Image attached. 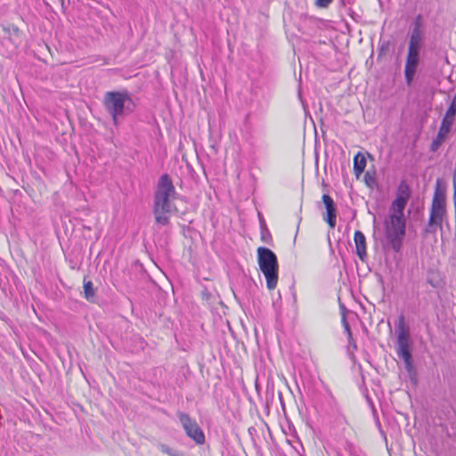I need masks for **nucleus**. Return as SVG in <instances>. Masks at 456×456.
Instances as JSON below:
<instances>
[{"label":"nucleus","mask_w":456,"mask_h":456,"mask_svg":"<svg viewBox=\"0 0 456 456\" xmlns=\"http://www.w3.org/2000/svg\"><path fill=\"white\" fill-rule=\"evenodd\" d=\"M409 199L408 187L401 184L396 199L392 203L388 218L385 222V235L387 243L398 252L405 234V217L403 210Z\"/></svg>","instance_id":"nucleus-1"},{"label":"nucleus","mask_w":456,"mask_h":456,"mask_svg":"<svg viewBox=\"0 0 456 456\" xmlns=\"http://www.w3.org/2000/svg\"><path fill=\"white\" fill-rule=\"evenodd\" d=\"M171 180L167 174L163 175L158 184L154 200V215L159 224L167 225L170 217L169 197Z\"/></svg>","instance_id":"nucleus-2"},{"label":"nucleus","mask_w":456,"mask_h":456,"mask_svg":"<svg viewBox=\"0 0 456 456\" xmlns=\"http://www.w3.org/2000/svg\"><path fill=\"white\" fill-rule=\"evenodd\" d=\"M257 263L266 280L267 289L273 290L277 287L279 280V265L276 255L270 248L259 247L257 248Z\"/></svg>","instance_id":"nucleus-3"},{"label":"nucleus","mask_w":456,"mask_h":456,"mask_svg":"<svg viewBox=\"0 0 456 456\" xmlns=\"http://www.w3.org/2000/svg\"><path fill=\"white\" fill-rule=\"evenodd\" d=\"M131 102L132 100L126 92H107L103 98V105L112 117L115 125L118 124V119L124 116L126 110L132 111L129 108Z\"/></svg>","instance_id":"nucleus-4"},{"label":"nucleus","mask_w":456,"mask_h":456,"mask_svg":"<svg viewBox=\"0 0 456 456\" xmlns=\"http://www.w3.org/2000/svg\"><path fill=\"white\" fill-rule=\"evenodd\" d=\"M446 217V196L445 192L436 189L430 209L429 226L442 228V224Z\"/></svg>","instance_id":"nucleus-5"},{"label":"nucleus","mask_w":456,"mask_h":456,"mask_svg":"<svg viewBox=\"0 0 456 456\" xmlns=\"http://www.w3.org/2000/svg\"><path fill=\"white\" fill-rule=\"evenodd\" d=\"M177 416L187 436L197 444H203L205 435L197 421L183 412H178Z\"/></svg>","instance_id":"nucleus-6"},{"label":"nucleus","mask_w":456,"mask_h":456,"mask_svg":"<svg viewBox=\"0 0 456 456\" xmlns=\"http://www.w3.org/2000/svg\"><path fill=\"white\" fill-rule=\"evenodd\" d=\"M410 347V333L403 325H401L397 330V354L404 361L407 369L411 366Z\"/></svg>","instance_id":"nucleus-7"},{"label":"nucleus","mask_w":456,"mask_h":456,"mask_svg":"<svg viewBox=\"0 0 456 456\" xmlns=\"http://www.w3.org/2000/svg\"><path fill=\"white\" fill-rule=\"evenodd\" d=\"M419 62V53L408 52L405 64V78L408 85L411 83L414 77Z\"/></svg>","instance_id":"nucleus-8"},{"label":"nucleus","mask_w":456,"mask_h":456,"mask_svg":"<svg viewBox=\"0 0 456 456\" xmlns=\"http://www.w3.org/2000/svg\"><path fill=\"white\" fill-rule=\"evenodd\" d=\"M453 121L447 119L445 118H443L438 134L436 138L433 141L431 144V150L433 151H437V149L442 145V143L445 141L448 134L451 131V127L452 126Z\"/></svg>","instance_id":"nucleus-9"},{"label":"nucleus","mask_w":456,"mask_h":456,"mask_svg":"<svg viewBox=\"0 0 456 456\" xmlns=\"http://www.w3.org/2000/svg\"><path fill=\"white\" fill-rule=\"evenodd\" d=\"M423 42V31L419 23H416L414 29L411 32L408 52L419 53Z\"/></svg>","instance_id":"nucleus-10"},{"label":"nucleus","mask_w":456,"mask_h":456,"mask_svg":"<svg viewBox=\"0 0 456 456\" xmlns=\"http://www.w3.org/2000/svg\"><path fill=\"white\" fill-rule=\"evenodd\" d=\"M322 200L326 208L325 220L328 222L330 228H334L336 225V208L333 200L329 195L325 194L322 196Z\"/></svg>","instance_id":"nucleus-11"},{"label":"nucleus","mask_w":456,"mask_h":456,"mask_svg":"<svg viewBox=\"0 0 456 456\" xmlns=\"http://www.w3.org/2000/svg\"><path fill=\"white\" fill-rule=\"evenodd\" d=\"M354 240L355 243L356 254L362 261H364L367 255L365 236L362 232L356 231L354 232Z\"/></svg>","instance_id":"nucleus-12"},{"label":"nucleus","mask_w":456,"mask_h":456,"mask_svg":"<svg viewBox=\"0 0 456 456\" xmlns=\"http://www.w3.org/2000/svg\"><path fill=\"white\" fill-rule=\"evenodd\" d=\"M366 167V159L365 156L360 152H358L354 159V170L355 175L357 177L363 172Z\"/></svg>","instance_id":"nucleus-13"},{"label":"nucleus","mask_w":456,"mask_h":456,"mask_svg":"<svg viewBox=\"0 0 456 456\" xmlns=\"http://www.w3.org/2000/svg\"><path fill=\"white\" fill-rule=\"evenodd\" d=\"M84 293L85 297L88 301H93L94 297V284L91 281H84Z\"/></svg>","instance_id":"nucleus-14"},{"label":"nucleus","mask_w":456,"mask_h":456,"mask_svg":"<svg viewBox=\"0 0 456 456\" xmlns=\"http://www.w3.org/2000/svg\"><path fill=\"white\" fill-rule=\"evenodd\" d=\"M333 0H314L315 4L318 7L325 8L327 7Z\"/></svg>","instance_id":"nucleus-15"},{"label":"nucleus","mask_w":456,"mask_h":456,"mask_svg":"<svg viewBox=\"0 0 456 456\" xmlns=\"http://www.w3.org/2000/svg\"><path fill=\"white\" fill-rule=\"evenodd\" d=\"M345 329H346V332L348 334L349 339L352 338V333H351L349 325L346 322H345Z\"/></svg>","instance_id":"nucleus-16"}]
</instances>
